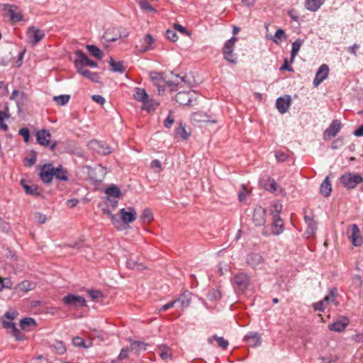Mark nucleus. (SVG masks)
I'll use <instances>...</instances> for the list:
<instances>
[{"label": "nucleus", "mask_w": 363, "mask_h": 363, "mask_svg": "<svg viewBox=\"0 0 363 363\" xmlns=\"http://www.w3.org/2000/svg\"><path fill=\"white\" fill-rule=\"evenodd\" d=\"M109 64L111 67V70L114 72L123 73L125 72V68L123 65V62L122 61L116 62L113 57H111Z\"/></svg>", "instance_id": "nucleus-34"}, {"label": "nucleus", "mask_w": 363, "mask_h": 363, "mask_svg": "<svg viewBox=\"0 0 363 363\" xmlns=\"http://www.w3.org/2000/svg\"><path fill=\"white\" fill-rule=\"evenodd\" d=\"M159 355L164 361H167L172 358V350L167 345H160L158 347Z\"/></svg>", "instance_id": "nucleus-32"}, {"label": "nucleus", "mask_w": 363, "mask_h": 363, "mask_svg": "<svg viewBox=\"0 0 363 363\" xmlns=\"http://www.w3.org/2000/svg\"><path fill=\"white\" fill-rule=\"evenodd\" d=\"M140 8L143 11H156V10L150 4L147 0H138Z\"/></svg>", "instance_id": "nucleus-54"}, {"label": "nucleus", "mask_w": 363, "mask_h": 363, "mask_svg": "<svg viewBox=\"0 0 363 363\" xmlns=\"http://www.w3.org/2000/svg\"><path fill=\"white\" fill-rule=\"evenodd\" d=\"M148 96H149L145 89L140 87H136L135 89L133 97L136 101L142 102L143 104L147 99Z\"/></svg>", "instance_id": "nucleus-31"}, {"label": "nucleus", "mask_w": 363, "mask_h": 363, "mask_svg": "<svg viewBox=\"0 0 363 363\" xmlns=\"http://www.w3.org/2000/svg\"><path fill=\"white\" fill-rule=\"evenodd\" d=\"M213 340H215L217 342L218 347H220L223 350H226L229 345L228 340H225L223 337H218L216 335H213V337H209L208 339V342L209 343H212Z\"/></svg>", "instance_id": "nucleus-42"}, {"label": "nucleus", "mask_w": 363, "mask_h": 363, "mask_svg": "<svg viewBox=\"0 0 363 363\" xmlns=\"http://www.w3.org/2000/svg\"><path fill=\"white\" fill-rule=\"evenodd\" d=\"M10 333L13 337H15L16 340L17 341H21L25 340L26 338L25 335L16 327L13 328V330L10 332Z\"/></svg>", "instance_id": "nucleus-56"}, {"label": "nucleus", "mask_w": 363, "mask_h": 363, "mask_svg": "<svg viewBox=\"0 0 363 363\" xmlns=\"http://www.w3.org/2000/svg\"><path fill=\"white\" fill-rule=\"evenodd\" d=\"M191 296L192 294L190 291H185L177 298L174 299L176 304H178L182 308H187L191 303Z\"/></svg>", "instance_id": "nucleus-20"}, {"label": "nucleus", "mask_w": 363, "mask_h": 363, "mask_svg": "<svg viewBox=\"0 0 363 363\" xmlns=\"http://www.w3.org/2000/svg\"><path fill=\"white\" fill-rule=\"evenodd\" d=\"M328 74L329 67L325 64H323L322 65H320L313 79V86L317 87L321 82H323L328 77Z\"/></svg>", "instance_id": "nucleus-9"}, {"label": "nucleus", "mask_w": 363, "mask_h": 363, "mask_svg": "<svg viewBox=\"0 0 363 363\" xmlns=\"http://www.w3.org/2000/svg\"><path fill=\"white\" fill-rule=\"evenodd\" d=\"M341 129V123L338 120H333L329 127L324 132V139L330 140L335 137Z\"/></svg>", "instance_id": "nucleus-8"}, {"label": "nucleus", "mask_w": 363, "mask_h": 363, "mask_svg": "<svg viewBox=\"0 0 363 363\" xmlns=\"http://www.w3.org/2000/svg\"><path fill=\"white\" fill-rule=\"evenodd\" d=\"M165 86H169L171 88V91H174L177 89V86L179 85V80H166L164 79V82L163 84Z\"/></svg>", "instance_id": "nucleus-59"}, {"label": "nucleus", "mask_w": 363, "mask_h": 363, "mask_svg": "<svg viewBox=\"0 0 363 363\" xmlns=\"http://www.w3.org/2000/svg\"><path fill=\"white\" fill-rule=\"evenodd\" d=\"M35 136L36 140L39 145L42 146H48L49 145L51 134L48 130L42 129L38 130L37 131Z\"/></svg>", "instance_id": "nucleus-18"}, {"label": "nucleus", "mask_w": 363, "mask_h": 363, "mask_svg": "<svg viewBox=\"0 0 363 363\" xmlns=\"http://www.w3.org/2000/svg\"><path fill=\"white\" fill-rule=\"evenodd\" d=\"M72 344L75 347H84V348H88L91 345V342H90L89 345H86L83 338H82V337H80L79 336L73 337V339H72Z\"/></svg>", "instance_id": "nucleus-57"}, {"label": "nucleus", "mask_w": 363, "mask_h": 363, "mask_svg": "<svg viewBox=\"0 0 363 363\" xmlns=\"http://www.w3.org/2000/svg\"><path fill=\"white\" fill-rule=\"evenodd\" d=\"M8 8V13L10 16V21L12 23L20 22L23 20V14L21 12H16L17 7L14 5L5 4L4 10Z\"/></svg>", "instance_id": "nucleus-19"}, {"label": "nucleus", "mask_w": 363, "mask_h": 363, "mask_svg": "<svg viewBox=\"0 0 363 363\" xmlns=\"http://www.w3.org/2000/svg\"><path fill=\"white\" fill-rule=\"evenodd\" d=\"M158 106V102L148 97L147 99L143 103V109L146 110L147 112H150L155 111Z\"/></svg>", "instance_id": "nucleus-40"}, {"label": "nucleus", "mask_w": 363, "mask_h": 363, "mask_svg": "<svg viewBox=\"0 0 363 363\" xmlns=\"http://www.w3.org/2000/svg\"><path fill=\"white\" fill-rule=\"evenodd\" d=\"M340 182L345 188L352 189L363 182V177L360 174L346 172L340 177Z\"/></svg>", "instance_id": "nucleus-1"}, {"label": "nucleus", "mask_w": 363, "mask_h": 363, "mask_svg": "<svg viewBox=\"0 0 363 363\" xmlns=\"http://www.w3.org/2000/svg\"><path fill=\"white\" fill-rule=\"evenodd\" d=\"M282 204L279 202H274L270 206V213L272 216V220L276 218H281L280 217V213L282 211Z\"/></svg>", "instance_id": "nucleus-33"}, {"label": "nucleus", "mask_w": 363, "mask_h": 363, "mask_svg": "<svg viewBox=\"0 0 363 363\" xmlns=\"http://www.w3.org/2000/svg\"><path fill=\"white\" fill-rule=\"evenodd\" d=\"M133 349L137 351L146 350L147 344L140 341H133L130 343Z\"/></svg>", "instance_id": "nucleus-53"}, {"label": "nucleus", "mask_w": 363, "mask_h": 363, "mask_svg": "<svg viewBox=\"0 0 363 363\" xmlns=\"http://www.w3.org/2000/svg\"><path fill=\"white\" fill-rule=\"evenodd\" d=\"M206 297L209 301H215L220 299L221 294L218 289L213 288L208 290Z\"/></svg>", "instance_id": "nucleus-45"}, {"label": "nucleus", "mask_w": 363, "mask_h": 363, "mask_svg": "<svg viewBox=\"0 0 363 363\" xmlns=\"http://www.w3.org/2000/svg\"><path fill=\"white\" fill-rule=\"evenodd\" d=\"M53 347L55 352L59 354H62L66 352V347L63 342L57 341L54 345Z\"/></svg>", "instance_id": "nucleus-58"}, {"label": "nucleus", "mask_w": 363, "mask_h": 363, "mask_svg": "<svg viewBox=\"0 0 363 363\" xmlns=\"http://www.w3.org/2000/svg\"><path fill=\"white\" fill-rule=\"evenodd\" d=\"M115 31H118V30L116 28L107 30L104 35L105 40L108 42H115L121 38H126L128 35V33L124 32L123 33H117L113 36L112 33Z\"/></svg>", "instance_id": "nucleus-23"}, {"label": "nucleus", "mask_w": 363, "mask_h": 363, "mask_svg": "<svg viewBox=\"0 0 363 363\" xmlns=\"http://www.w3.org/2000/svg\"><path fill=\"white\" fill-rule=\"evenodd\" d=\"M26 35L28 42L35 45L45 37V32L35 26H30L27 30Z\"/></svg>", "instance_id": "nucleus-3"}, {"label": "nucleus", "mask_w": 363, "mask_h": 363, "mask_svg": "<svg viewBox=\"0 0 363 363\" xmlns=\"http://www.w3.org/2000/svg\"><path fill=\"white\" fill-rule=\"evenodd\" d=\"M90 147L99 154L107 155L111 153V148L102 141L92 140L90 142Z\"/></svg>", "instance_id": "nucleus-10"}, {"label": "nucleus", "mask_w": 363, "mask_h": 363, "mask_svg": "<svg viewBox=\"0 0 363 363\" xmlns=\"http://www.w3.org/2000/svg\"><path fill=\"white\" fill-rule=\"evenodd\" d=\"M349 324V320L347 317H342L340 320H337L328 325L331 331L342 332L345 330Z\"/></svg>", "instance_id": "nucleus-21"}, {"label": "nucleus", "mask_w": 363, "mask_h": 363, "mask_svg": "<svg viewBox=\"0 0 363 363\" xmlns=\"http://www.w3.org/2000/svg\"><path fill=\"white\" fill-rule=\"evenodd\" d=\"M244 341L250 347H257L261 344V337L258 333L250 332L244 337Z\"/></svg>", "instance_id": "nucleus-17"}, {"label": "nucleus", "mask_w": 363, "mask_h": 363, "mask_svg": "<svg viewBox=\"0 0 363 363\" xmlns=\"http://www.w3.org/2000/svg\"><path fill=\"white\" fill-rule=\"evenodd\" d=\"M63 303L68 306L81 308L86 305L85 298L79 295L69 294L62 298Z\"/></svg>", "instance_id": "nucleus-2"}, {"label": "nucleus", "mask_w": 363, "mask_h": 363, "mask_svg": "<svg viewBox=\"0 0 363 363\" xmlns=\"http://www.w3.org/2000/svg\"><path fill=\"white\" fill-rule=\"evenodd\" d=\"M249 284L250 278L245 273H240L238 274H236L233 278V286L236 290H238L240 291H245L247 289Z\"/></svg>", "instance_id": "nucleus-4"}, {"label": "nucleus", "mask_w": 363, "mask_h": 363, "mask_svg": "<svg viewBox=\"0 0 363 363\" xmlns=\"http://www.w3.org/2000/svg\"><path fill=\"white\" fill-rule=\"evenodd\" d=\"M86 48L90 52L91 55H92L98 60H101L103 58L104 52L97 46L94 45H87L86 46Z\"/></svg>", "instance_id": "nucleus-39"}, {"label": "nucleus", "mask_w": 363, "mask_h": 363, "mask_svg": "<svg viewBox=\"0 0 363 363\" xmlns=\"http://www.w3.org/2000/svg\"><path fill=\"white\" fill-rule=\"evenodd\" d=\"M275 157L278 162H283L288 160L289 156L286 153L281 151H277L275 152Z\"/></svg>", "instance_id": "nucleus-63"}, {"label": "nucleus", "mask_w": 363, "mask_h": 363, "mask_svg": "<svg viewBox=\"0 0 363 363\" xmlns=\"http://www.w3.org/2000/svg\"><path fill=\"white\" fill-rule=\"evenodd\" d=\"M18 134L23 138L26 143H28L30 140V131L27 128H22L19 130Z\"/></svg>", "instance_id": "nucleus-62"}, {"label": "nucleus", "mask_w": 363, "mask_h": 363, "mask_svg": "<svg viewBox=\"0 0 363 363\" xmlns=\"http://www.w3.org/2000/svg\"><path fill=\"white\" fill-rule=\"evenodd\" d=\"M103 213L109 216L111 219L112 223L116 225V223H118V220L117 219L116 215H113L111 213V210L108 208V207L103 208H102Z\"/></svg>", "instance_id": "nucleus-61"}, {"label": "nucleus", "mask_w": 363, "mask_h": 363, "mask_svg": "<svg viewBox=\"0 0 363 363\" xmlns=\"http://www.w3.org/2000/svg\"><path fill=\"white\" fill-rule=\"evenodd\" d=\"M238 40V38L236 37H232L230 39H229L224 45V47L223 48V53L224 58L232 63H235L236 62V58L234 57L233 55V51L234 48V45L235 42Z\"/></svg>", "instance_id": "nucleus-5"}, {"label": "nucleus", "mask_w": 363, "mask_h": 363, "mask_svg": "<svg viewBox=\"0 0 363 363\" xmlns=\"http://www.w3.org/2000/svg\"><path fill=\"white\" fill-rule=\"evenodd\" d=\"M20 183L27 194L31 196L40 195V191H39L38 186L37 185L32 184L30 182L25 179H21Z\"/></svg>", "instance_id": "nucleus-16"}, {"label": "nucleus", "mask_w": 363, "mask_h": 363, "mask_svg": "<svg viewBox=\"0 0 363 363\" xmlns=\"http://www.w3.org/2000/svg\"><path fill=\"white\" fill-rule=\"evenodd\" d=\"M53 173L54 177L60 181L66 182L68 180L67 171L62 165H59L56 168L53 167Z\"/></svg>", "instance_id": "nucleus-28"}, {"label": "nucleus", "mask_w": 363, "mask_h": 363, "mask_svg": "<svg viewBox=\"0 0 363 363\" xmlns=\"http://www.w3.org/2000/svg\"><path fill=\"white\" fill-rule=\"evenodd\" d=\"M35 325V320L32 318H23L20 321V326L23 330H28L30 326Z\"/></svg>", "instance_id": "nucleus-44"}, {"label": "nucleus", "mask_w": 363, "mask_h": 363, "mask_svg": "<svg viewBox=\"0 0 363 363\" xmlns=\"http://www.w3.org/2000/svg\"><path fill=\"white\" fill-rule=\"evenodd\" d=\"M175 101L182 106H190L191 96L190 92L179 91L175 95Z\"/></svg>", "instance_id": "nucleus-24"}, {"label": "nucleus", "mask_w": 363, "mask_h": 363, "mask_svg": "<svg viewBox=\"0 0 363 363\" xmlns=\"http://www.w3.org/2000/svg\"><path fill=\"white\" fill-rule=\"evenodd\" d=\"M332 191V186L329 180V177H326V178L323 180L320 187V192L325 197H328L330 195Z\"/></svg>", "instance_id": "nucleus-29"}, {"label": "nucleus", "mask_w": 363, "mask_h": 363, "mask_svg": "<svg viewBox=\"0 0 363 363\" xmlns=\"http://www.w3.org/2000/svg\"><path fill=\"white\" fill-rule=\"evenodd\" d=\"M76 55V59L74 61V64L77 70H79L84 69L85 64L89 59L88 56L81 50H77L74 52Z\"/></svg>", "instance_id": "nucleus-15"}, {"label": "nucleus", "mask_w": 363, "mask_h": 363, "mask_svg": "<svg viewBox=\"0 0 363 363\" xmlns=\"http://www.w3.org/2000/svg\"><path fill=\"white\" fill-rule=\"evenodd\" d=\"M330 302V297H325L323 300L313 304L315 311H323L326 305Z\"/></svg>", "instance_id": "nucleus-48"}, {"label": "nucleus", "mask_w": 363, "mask_h": 363, "mask_svg": "<svg viewBox=\"0 0 363 363\" xmlns=\"http://www.w3.org/2000/svg\"><path fill=\"white\" fill-rule=\"evenodd\" d=\"M150 77L153 82L154 85L157 87L159 94H160L162 92H163L164 91V86L162 84L165 79L164 73L151 72L150 73Z\"/></svg>", "instance_id": "nucleus-11"}, {"label": "nucleus", "mask_w": 363, "mask_h": 363, "mask_svg": "<svg viewBox=\"0 0 363 363\" xmlns=\"http://www.w3.org/2000/svg\"><path fill=\"white\" fill-rule=\"evenodd\" d=\"M263 261L262 256L259 253H250L247 257V263L253 269L258 267Z\"/></svg>", "instance_id": "nucleus-25"}, {"label": "nucleus", "mask_w": 363, "mask_h": 363, "mask_svg": "<svg viewBox=\"0 0 363 363\" xmlns=\"http://www.w3.org/2000/svg\"><path fill=\"white\" fill-rule=\"evenodd\" d=\"M18 313L16 311H6L4 313V317L6 319H9V321L3 322V328L6 329L8 333H10L13 328H16V325L13 323V320L16 318Z\"/></svg>", "instance_id": "nucleus-22"}, {"label": "nucleus", "mask_w": 363, "mask_h": 363, "mask_svg": "<svg viewBox=\"0 0 363 363\" xmlns=\"http://www.w3.org/2000/svg\"><path fill=\"white\" fill-rule=\"evenodd\" d=\"M154 42V39L150 34H147L143 38V43L145 44L144 51H147L152 49V44Z\"/></svg>", "instance_id": "nucleus-52"}, {"label": "nucleus", "mask_w": 363, "mask_h": 363, "mask_svg": "<svg viewBox=\"0 0 363 363\" xmlns=\"http://www.w3.org/2000/svg\"><path fill=\"white\" fill-rule=\"evenodd\" d=\"M166 36L172 42H176L178 39L177 34L174 30L168 29L166 31Z\"/></svg>", "instance_id": "nucleus-64"}, {"label": "nucleus", "mask_w": 363, "mask_h": 363, "mask_svg": "<svg viewBox=\"0 0 363 363\" xmlns=\"http://www.w3.org/2000/svg\"><path fill=\"white\" fill-rule=\"evenodd\" d=\"M28 100L27 95L25 92H21L20 96L16 100V103L18 110L20 111L21 108L25 105L26 102Z\"/></svg>", "instance_id": "nucleus-55"}, {"label": "nucleus", "mask_w": 363, "mask_h": 363, "mask_svg": "<svg viewBox=\"0 0 363 363\" xmlns=\"http://www.w3.org/2000/svg\"><path fill=\"white\" fill-rule=\"evenodd\" d=\"M8 111V108H6V111H0V128L4 131H7L9 130L8 125L4 123V119L9 117Z\"/></svg>", "instance_id": "nucleus-49"}, {"label": "nucleus", "mask_w": 363, "mask_h": 363, "mask_svg": "<svg viewBox=\"0 0 363 363\" xmlns=\"http://www.w3.org/2000/svg\"><path fill=\"white\" fill-rule=\"evenodd\" d=\"M175 135L180 137L183 140H187L190 135V133H187L185 128V125L182 122L179 123V125L175 128Z\"/></svg>", "instance_id": "nucleus-43"}, {"label": "nucleus", "mask_w": 363, "mask_h": 363, "mask_svg": "<svg viewBox=\"0 0 363 363\" xmlns=\"http://www.w3.org/2000/svg\"><path fill=\"white\" fill-rule=\"evenodd\" d=\"M25 160L27 162L26 164H25V166L27 167H31L33 166L35 162H36V153L35 151L32 150L30 152V157H26Z\"/></svg>", "instance_id": "nucleus-60"}, {"label": "nucleus", "mask_w": 363, "mask_h": 363, "mask_svg": "<svg viewBox=\"0 0 363 363\" xmlns=\"http://www.w3.org/2000/svg\"><path fill=\"white\" fill-rule=\"evenodd\" d=\"M54 177L53 167L51 164H46L43 166L40 172V177L45 184H49L52 181Z\"/></svg>", "instance_id": "nucleus-12"}, {"label": "nucleus", "mask_w": 363, "mask_h": 363, "mask_svg": "<svg viewBox=\"0 0 363 363\" xmlns=\"http://www.w3.org/2000/svg\"><path fill=\"white\" fill-rule=\"evenodd\" d=\"M104 192L107 195V197L109 198L113 197L116 199L120 197L121 195V189L115 185H111V186L106 188Z\"/></svg>", "instance_id": "nucleus-38"}, {"label": "nucleus", "mask_w": 363, "mask_h": 363, "mask_svg": "<svg viewBox=\"0 0 363 363\" xmlns=\"http://www.w3.org/2000/svg\"><path fill=\"white\" fill-rule=\"evenodd\" d=\"M126 267L130 269H137L138 270L143 269L144 268L143 264L138 263L135 259L131 258L127 259Z\"/></svg>", "instance_id": "nucleus-50"}, {"label": "nucleus", "mask_w": 363, "mask_h": 363, "mask_svg": "<svg viewBox=\"0 0 363 363\" xmlns=\"http://www.w3.org/2000/svg\"><path fill=\"white\" fill-rule=\"evenodd\" d=\"M191 119L195 122H208L209 116L202 111L195 112L191 116Z\"/></svg>", "instance_id": "nucleus-41"}, {"label": "nucleus", "mask_w": 363, "mask_h": 363, "mask_svg": "<svg viewBox=\"0 0 363 363\" xmlns=\"http://www.w3.org/2000/svg\"><path fill=\"white\" fill-rule=\"evenodd\" d=\"M303 43V40L301 38H298L296 40H295L294 43H292L291 45V62H293L294 60V58L297 53L298 52L302 44Z\"/></svg>", "instance_id": "nucleus-35"}, {"label": "nucleus", "mask_w": 363, "mask_h": 363, "mask_svg": "<svg viewBox=\"0 0 363 363\" xmlns=\"http://www.w3.org/2000/svg\"><path fill=\"white\" fill-rule=\"evenodd\" d=\"M267 209L258 206L254 210L252 220L256 226H262L266 222Z\"/></svg>", "instance_id": "nucleus-6"}, {"label": "nucleus", "mask_w": 363, "mask_h": 363, "mask_svg": "<svg viewBox=\"0 0 363 363\" xmlns=\"http://www.w3.org/2000/svg\"><path fill=\"white\" fill-rule=\"evenodd\" d=\"M349 238L351 240L354 246H360L363 241L361 237L360 230L357 224H352L351 226V234L349 235Z\"/></svg>", "instance_id": "nucleus-14"}, {"label": "nucleus", "mask_w": 363, "mask_h": 363, "mask_svg": "<svg viewBox=\"0 0 363 363\" xmlns=\"http://www.w3.org/2000/svg\"><path fill=\"white\" fill-rule=\"evenodd\" d=\"M287 38L285 31L283 29H278L274 35V37L272 38V40L274 43L279 44L278 39L280 40H286Z\"/></svg>", "instance_id": "nucleus-51"}, {"label": "nucleus", "mask_w": 363, "mask_h": 363, "mask_svg": "<svg viewBox=\"0 0 363 363\" xmlns=\"http://www.w3.org/2000/svg\"><path fill=\"white\" fill-rule=\"evenodd\" d=\"M120 216L123 222L128 224L135 220L137 213L133 207H128L127 208H121L120 210Z\"/></svg>", "instance_id": "nucleus-7"}, {"label": "nucleus", "mask_w": 363, "mask_h": 363, "mask_svg": "<svg viewBox=\"0 0 363 363\" xmlns=\"http://www.w3.org/2000/svg\"><path fill=\"white\" fill-rule=\"evenodd\" d=\"M262 182L265 190L272 193L277 190V184L273 178L268 177L266 179H263Z\"/></svg>", "instance_id": "nucleus-27"}, {"label": "nucleus", "mask_w": 363, "mask_h": 363, "mask_svg": "<svg viewBox=\"0 0 363 363\" xmlns=\"http://www.w3.org/2000/svg\"><path fill=\"white\" fill-rule=\"evenodd\" d=\"M140 219L143 223H150L153 220V215L151 210L149 208L144 209Z\"/></svg>", "instance_id": "nucleus-46"}, {"label": "nucleus", "mask_w": 363, "mask_h": 363, "mask_svg": "<svg viewBox=\"0 0 363 363\" xmlns=\"http://www.w3.org/2000/svg\"><path fill=\"white\" fill-rule=\"evenodd\" d=\"M291 99L289 95L279 97L276 101V107L281 113H286L291 105Z\"/></svg>", "instance_id": "nucleus-13"}, {"label": "nucleus", "mask_w": 363, "mask_h": 363, "mask_svg": "<svg viewBox=\"0 0 363 363\" xmlns=\"http://www.w3.org/2000/svg\"><path fill=\"white\" fill-rule=\"evenodd\" d=\"M304 220L308 225L307 233L309 234H313L317 230V223L313 220V217H311L308 215L304 216Z\"/></svg>", "instance_id": "nucleus-36"}, {"label": "nucleus", "mask_w": 363, "mask_h": 363, "mask_svg": "<svg viewBox=\"0 0 363 363\" xmlns=\"http://www.w3.org/2000/svg\"><path fill=\"white\" fill-rule=\"evenodd\" d=\"M272 226V234L274 235H279L284 232V223L282 218H276L272 220L271 223Z\"/></svg>", "instance_id": "nucleus-26"}, {"label": "nucleus", "mask_w": 363, "mask_h": 363, "mask_svg": "<svg viewBox=\"0 0 363 363\" xmlns=\"http://www.w3.org/2000/svg\"><path fill=\"white\" fill-rule=\"evenodd\" d=\"M70 99V96L67 94H63L60 96H55L53 97V101L56 102L57 104L60 106L66 105Z\"/></svg>", "instance_id": "nucleus-47"}, {"label": "nucleus", "mask_w": 363, "mask_h": 363, "mask_svg": "<svg viewBox=\"0 0 363 363\" xmlns=\"http://www.w3.org/2000/svg\"><path fill=\"white\" fill-rule=\"evenodd\" d=\"M324 3V0H306L305 7L311 11H318L321 5Z\"/></svg>", "instance_id": "nucleus-30"}, {"label": "nucleus", "mask_w": 363, "mask_h": 363, "mask_svg": "<svg viewBox=\"0 0 363 363\" xmlns=\"http://www.w3.org/2000/svg\"><path fill=\"white\" fill-rule=\"evenodd\" d=\"M77 72L79 74H81L82 76H84V77L90 79L91 82H99V77L98 74L96 72H92L90 70L85 69V68L79 69Z\"/></svg>", "instance_id": "nucleus-37"}]
</instances>
